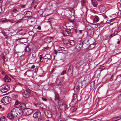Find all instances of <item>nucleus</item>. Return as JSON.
Listing matches in <instances>:
<instances>
[{
    "label": "nucleus",
    "mask_w": 121,
    "mask_h": 121,
    "mask_svg": "<svg viewBox=\"0 0 121 121\" xmlns=\"http://www.w3.org/2000/svg\"><path fill=\"white\" fill-rule=\"evenodd\" d=\"M24 111L25 112V114L27 116H28L31 114L33 112L32 110L30 108H27Z\"/></svg>",
    "instance_id": "obj_8"
},
{
    "label": "nucleus",
    "mask_w": 121,
    "mask_h": 121,
    "mask_svg": "<svg viewBox=\"0 0 121 121\" xmlns=\"http://www.w3.org/2000/svg\"><path fill=\"white\" fill-rule=\"evenodd\" d=\"M93 21L94 23L97 22L99 20V17L97 16H95L93 17Z\"/></svg>",
    "instance_id": "obj_12"
},
{
    "label": "nucleus",
    "mask_w": 121,
    "mask_h": 121,
    "mask_svg": "<svg viewBox=\"0 0 121 121\" xmlns=\"http://www.w3.org/2000/svg\"><path fill=\"white\" fill-rule=\"evenodd\" d=\"M50 6L49 9H56L58 8L57 4L56 2H53L52 4L50 5Z\"/></svg>",
    "instance_id": "obj_9"
},
{
    "label": "nucleus",
    "mask_w": 121,
    "mask_h": 121,
    "mask_svg": "<svg viewBox=\"0 0 121 121\" xmlns=\"http://www.w3.org/2000/svg\"><path fill=\"white\" fill-rule=\"evenodd\" d=\"M4 81L6 82L10 81L11 80L10 78L7 75H6L4 79Z\"/></svg>",
    "instance_id": "obj_15"
},
{
    "label": "nucleus",
    "mask_w": 121,
    "mask_h": 121,
    "mask_svg": "<svg viewBox=\"0 0 121 121\" xmlns=\"http://www.w3.org/2000/svg\"><path fill=\"white\" fill-rule=\"evenodd\" d=\"M103 22H101L98 23V25L99 26H102L103 25Z\"/></svg>",
    "instance_id": "obj_39"
},
{
    "label": "nucleus",
    "mask_w": 121,
    "mask_h": 121,
    "mask_svg": "<svg viewBox=\"0 0 121 121\" xmlns=\"http://www.w3.org/2000/svg\"><path fill=\"white\" fill-rule=\"evenodd\" d=\"M33 117L35 118H39L41 117V113L39 111H37L33 115Z\"/></svg>",
    "instance_id": "obj_5"
},
{
    "label": "nucleus",
    "mask_w": 121,
    "mask_h": 121,
    "mask_svg": "<svg viewBox=\"0 0 121 121\" xmlns=\"http://www.w3.org/2000/svg\"><path fill=\"white\" fill-rule=\"evenodd\" d=\"M54 53H55V54H56L57 52L56 50H54Z\"/></svg>",
    "instance_id": "obj_53"
},
{
    "label": "nucleus",
    "mask_w": 121,
    "mask_h": 121,
    "mask_svg": "<svg viewBox=\"0 0 121 121\" xmlns=\"http://www.w3.org/2000/svg\"><path fill=\"white\" fill-rule=\"evenodd\" d=\"M25 90L22 92V95L23 97L26 98H28L30 96V91L28 88H25Z\"/></svg>",
    "instance_id": "obj_3"
},
{
    "label": "nucleus",
    "mask_w": 121,
    "mask_h": 121,
    "mask_svg": "<svg viewBox=\"0 0 121 121\" xmlns=\"http://www.w3.org/2000/svg\"><path fill=\"white\" fill-rule=\"evenodd\" d=\"M1 32L3 35L7 39L8 38V36L6 34L5 32L4 31L2 30Z\"/></svg>",
    "instance_id": "obj_23"
},
{
    "label": "nucleus",
    "mask_w": 121,
    "mask_h": 121,
    "mask_svg": "<svg viewBox=\"0 0 121 121\" xmlns=\"http://www.w3.org/2000/svg\"><path fill=\"white\" fill-rule=\"evenodd\" d=\"M17 85L18 86H20L22 87V89H23L24 90V89L25 88V87L24 86L23 84L18 82L17 83Z\"/></svg>",
    "instance_id": "obj_21"
},
{
    "label": "nucleus",
    "mask_w": 121,
    "mask_h": 121,
    "mask_svg": "<svg viewBox=\"0 0 121 121\" xmlns=\"http://www.w3.org/2000/svg\"><path fill=\"white\" fill-rule=\"evenodd\" d=\"M67 30L64 31L63 33V35H64L67 36H69V34Z\"/></svg>",
    "instance_id": "obj_27"
},
{
    "label": "nucleus",
    "mask_w": 121,
    "mask_h": 121,
    "mask_svg": "<svg viewBox=\"0 0 121 121\" xmlns=\"http://www.w3.org/2000/svg\"><path fill=\"white\" fill-rule=\"evenodd\" d=\"M20 107L21 108L24 110V111H25L26 109H27L26 108V104H21L20 105Z\"/></svg>",
    "instance_id": "obj_14"
},
{
    "label": "nucleus",
    "mask_w": 121,
    "mask_h": 121,
    "mask_svg": "<svg viewBox=\"0 0 121 121\" xmlns=\"http://www.w3.org/2000/svg\"><path fill=\"white\" fill-rule=\"evenodd\" d=\"M49 39H52V37H49L45 38L44 40V41L46 43L48 42V41H49Z\"/></svg>",
    "instance_id": "obj_29"
},
{
    "label": "nucleus",
    "mask_w": 121,
    "mask_h": 121,
    "mask_svg": "<svg viewBox=\"0 0 121 121\" xmlns=\"http://www.w3.org/2000/svg\"><path fill=\"white\" fill-rule=\"evenodd\" d=\"M39 57L40 58V61L41 62L43 61V60H42V56L41 55H40L39 56Z\"/></svg>",
    "instance_id": "obj_40"
},
{
    "label": "nucleus",
    "mask_w": 121,
    "mask_h": 121,
    "mask_svg": "<svg viewBox=\"0 0 121 121\" xmlns=\"http://www.w3.org/2000/svg\"><path fill=\"white\" fill-rule=\"evenodd\" d=\"M20 102L17 100H16L15 102V105H17L20 103Z\"/></svg>",
    "instance_id": "obj_38"
},
{
    "label": "nucleus",
    "mask_w": 121,
    "mask_h": 121,
    "mask_svg": "<svg viewBox=\"0 0 121 121\" xmlns=\"http://www.w3.org/2000/svg\"><path fill=\"white\" fill-rule=\"evenodd\" d=\"M2 7L1 6L0 7V9H2Z\"/></svg>",
    "instance_id": "obj_61"
},
{
    "label": "nucleus",
    "mask_w": 121,
    "mask_h": 121,
    "mask_svg": "<svg viewBox=\"0 0 121 121\" xmlns=\"http://www.w3.org/2000/svg\"><path fill=\"white\" fill-rule=\"evenodd\" d=\"M42 100L43 101H46L47 100V99L45 98L42 97Z\"/></svg>",
    "instance_id": "obj_46"
},
{
    "label": "nucleus",
    "mask_w": 121,
    "mask_h": 121,
    "mask_svg": "<svg viewBox=\"0 0 121 121\" xmlns=\"http://www.w3.org/2000/svg\"><path fill=\"white\" fill-rule=\"evenodd\" d=\"M70 44L71 45H73L75 44V42L74 40H72L69 41Z\"/></svg>",
    "instance_id": "obj_28"
},
{
    "label": "nucleus",
    "mask_w": 121,
    "mask_h": 121,
    "mask_svg": "<svg viewBox=\"0 0 121 121\" xmlns=\"http://www.w3.org/2000/svg\"><path fill=\"white\" fill-rule=\"evenodd\" d=\"M67 30L68 33L69 34V36L70 35V33L71 32V30Z\"/></svg>",
    "instance_id": "obj_41"
},
{
    "label": "nucleus",
    "mask_w": 121,
    "mask_h": 121,
    "mask_svg": "<svg viewBox=\"0 0 121 121\" xmlns=\"http://www.w3.org/2000/svg\"><path fill=\"white\" fill-rule=\"evenodd\" d=\"M22 19H19V20L18 21H17V22H20L21 21V20Z\"/></svg>",
    "instance_id": "obj_58"
},
{
    "label": "nucleus",
    "mask_w": 121,
    "mask_h": 121,
    "mask_svg": "<svg viewBox=\"0 0 121 121\" xmlns=\"http://www.w3.org/2000/svg\"><path fill=\"white\" fill-rule=\"evenodd\" d=\"M2 107V106L1 105H0V109Z\"/></svg>",
    "instance_id": "obj_64"
},
{
    "label": "nucleus",
    "mask_w": 121,
    "mask_h": 121,
    "mask_svg": "<svg viewBox=\"0 0 121 121\" xmlns=\"http://www.w3.org/2000/svg\"><path fill=\"white\" fill-rule=\"evenodd\" d=\"M52 39H49V41H48V43H50V42L52 41Z\"/></svg>",
    "instance_id": "obj_49"
},
{
    "label": "nucleus",
    "mask_w": 121,
    "mask_h": 121,
    "mask_svg": "<svg viewBox=\"0 0 121 121\" xmlns=\"http://www.w3.org/2000/svg\"><path fill=\"white\" fill-rule=\"evenodd\" d=\"M121 119L120 117H115L113 119L114 121H117Z\"/></svg>",
    "instance_id": "obj_34"
},
{
    "label": "nucleus",
    "mask_w": 121,
    "mask_h": 121,
    "mask_svg": "<svg viewBox=\"0 0 121 121\" xmlns=\"http://www.w3.org/2000/svg\"><path fill=\"white\" fill-rule=\"evenodd\" d=\"M121 95L120 96H119V99H120L121 98Z\"/></svg>",
    "instance_id": "obj_63"
},
{
    "label": "nucleus",
    "mask_w": 121,
    "mask_h": 121,
    "mask_svg": "<svg viewBox=\"0 0 121 121\" xmlns=\"http://www.w3.org/2000/svg\"><path fill=\"white\" fill-rule=\"evenodd\" d=\"M66 70H64L61 73V75H64L66 73Z\"/></svg>",
    "instance_id": "obj_36"
},
{
    "label": "nucleus",
    "mask_w": 121,
    "mask_h": 121,
    "mask_svg": "<svg viewBox=\"0 0 121 121\" xmlns=\"http://www.w3.org/2000/svg\"><path fill=\"white\" fill-rule=\"evenodd\" d=\"M20 11L18 7L16 9H14L13 10V14H14L15 13H17V12Z\"/></svg>",
    "instance_id": "obj_18"
},
{
    "label": "nucleus",
    "mask_w": 121,
    "mask_h": 121,
    "mask_svg": "<svg viewBox=\"0 0 121 121\" xmlns=\"http://www.w3.org/2000/svg\"><path fill=\"white\" fill-rule=\"evenodd\" d=\"M29 13H31L30 12H26V13L25 14V15H26V16H27V15H28V16H30V15H28V14H29Z\"/></svg>",
    "instance_id": "obj_42"
},
{
    "label": "nucleus",
    "mask_w": 121,
    "mask_h": 121,
    "mask_svg": "<svg viewBox=\"0 0 121 121\" xmlns=\"http://www.w3.org/2000/svg\"><path fill=\"white\" fill-rule=\"evenodd\" d=\"M120 1L118 3V5H119V4L120 5H119V6L120 7H121V0H120Z\"/></svg>",
    "instance_id": "obj_43"
},
{
    "label": "nucleus",
    "mask_w": 121,
    "mask_h": 121,
    "mask_svg": "<svg viewBox=\"0 0 121 121\" xmlns=\"http://www.w3.org/2000/svg\"><path fill=\"white\" fill-rule=\"evenodd\" d=\"M92 4L94 7H96L98 4L97 1L95 0H91Z\"/></svg>",
    "instance_id": "obj_16"
},
{
    "label": "nucleus",
    "mask_w": 121,
    "mask_h": 121,
    "mask_svg": "<svg viewBox=\"0 0 121 121\" xmlns=\"http://www.w3.org/2000/svg\"><path fill=\"white\" fill-rule=\"evenodd\" d=\"M9 89V86L8 85H6L1 88L0 90L2 92L5 93Z\"/></svg>",
    "instance_id": "obj_4"
},
{
    "label": "nucleus",
    "mask_w": 121,
    "mask_h": 121,
    "mask_svg": "<svg viewBox=\"0 0 121 121\" xmlns=\"http://www.w3.org/2000/svg\"><path fill=\"white\" fill-rule=\"evenodd\" d=\"M71 109H73L72 110V111H71L72 113H73V114H75V111L77 110V108H74V107H73V108H72Z\"/></svg>",
    "instance_id": "obj_32"
},
{
    "label": "nucleus",
    "mask_w": 121,
    "mask_h": 121,
    "mask_svg": "<svg viewBox=\"0 0 121 121\" xmlns=\"http://www.w3.org/2000/svg\"><path fill=\"white\" fill-rule=\"evenodd\" d=\"M115 23V22H114L113 23H111V22H110V25H112L113 24Z\"/></svg>",
    "instance_id": "obj_55"
},
{
    "label": "nucleus",
    "mask_w": 121,
    "mask_h": 121,
    "mask_svg": "<svg viewBox=\"0 0 121 121\" xmlns=\"http://www.w3.org/2000/svg\"><path fill=\"white\" fill-rule=\"evenodd\" d=\"M19 39L20 40L19 42L20 43H23L27 42V40L25 38H19Z\"/></svg>",
    "instance_id": "obj_13"
},
{
    "label": "nucleus",
    "mask_w": 121,
    "mask_h": 121,
    "mask_svg": "<svg viewBox=\"0 0 121 121\" xmlns=\"http://www.w3.org/2000/svg\"><path fill=\"white\" fill-rule=\"evenodd\" d=\"M118 33V32H115L113 34V36H115V35L116 34H117V33Z\"/></svg>",
    "instance_id": "obj_48"
},
{
    "label": "nucleus",
    "mask_w": 121,
    "mask_h": 121,
    "mask_svg": "<svg viewBox=\"0 0 121 121\" xmlns=\"http://www.w3.org/2000/svg\"><path fill=\"white\" fill-rule=\"evenodd\" d=\"M45 115L47 116L48 117L51 118L52 117V115L51 114V112L49 111L45 110L44 111Z\"/></svg>",
    "instance_id": "obj_11"
},
{
    "label": "nucleus",
    "mask_w": 121,
    "mask_h": 121,
    "mask_svg": "<svg viewBox=\"0 0 121 121\" xmlns=\"http://www.w3.org/2000/svg\"><path fill=\"white\" fill-rule=\"evenodd\" d=\"M103 16H104V18H107V17L106 15H104Z\"/></svg>",
    "instance_id": "obj_54"
},
{
    "label": "nucleus",
    "mask_w": 121,
    "mask_h": 121,
    "mask_svg": "<svg viewBox=\"0 0 121 121\" xmlns=\"http://www.w3.org/2000/svg\"><path fill=\"white\" fill-rule=\"evenodd\" d=\"M50 55L49 54H46L44 57V58L45 59H47L49 58L50 57Z\"/></svg>",
    "instance_id": "obj_30"
},
{
    "label": "nucleus",
    "mask_w": 121,
    "mask_h": 121,
    "mask_svg": "<svg viewBox=\"0 0 121 121\" xmlns=\"http://www.w3.org/2000/svg\"><path fill=\"white\" fill-rule=\"evenodd\" d=\"M84 62V59H82L81 60H79V63L80 65H82L83 64Z\"/></svg>",
    "instance_id": "obj_33"
},
{
    "label": "nucleus",
    "mask_w": 121,
    "mask_h": 121,
    "mask_svg": "<svg viewBox=\"0 0 121 121\" xmlns=\"http://www.w3.org/2000/svg\"><path fill=\"white\" fill-rule=\"evenodd\" d=\"M112 75L110 74H108L106 75V77L108 78V79L110 80L112 78Z\"/></svg>",
    "instance_id": "obj_22"
},
{
    "label": "nucleus",
    "mask_w": 121,
    "mask_h": 121,
    "mask_svg": "<svg viewBox=\"0 0 121 121\" xmlns=\"http://www.w3.org/2000/svg\"><path fill=\"white\" fill-rule=\"evenodd\" d=\"M12 96L13 99H17L18 97V95L16 94H14L12 95Z\"/></svg>",
    "instance_id": "obj_26"
},
{
    "label": "nucleus",
    "mask_w": 121,
    "mask_h": 121,
    "mask_svg": "<svg viewBox=\"0 0 121 121\" xmlns=\"http://www.w3.org/2000/svg\"><path fill=\"white\" fill-rule=\"evenodd\" d=\"M65 48H64L61 47H59L57 49V50L59 51H64Z\"/></svg>",
    "instance_id": "obj_25"
},
{
    "label": "nucleus",
    "mask_w": 121,
    "mask_h": 121,
    "mask_svg": "<svg viewBox=\"0 0 121 121\" xmlns=\"http://www.w3.org/2000/svg\"><path fill=\"white\" fill-rule=\"evenodd\" d=\"M48 47H44V48L43 49V50H44V51H45L46 50V49H48Z\"/></svg>",
    "instance_id": "obj_44"
},
{
    "label": "nucleus",
    "mask_w": 121,
    "mask_h": 121,
    "mask_svg": "<svg viewBox=\"0 0 121 121\" xmlns=\"http://www.w3.org/2000/svg\"><path fill=\"white\" fill-rule=\"evenodd\" d=\"M120 43V41H118L117 42V44H119Z\"/></svg>",
    "instance_id": "obj_59"
},
{
    "label": "nucleus",
    "mask_w": 121,
    "mask_h": 121,
    "mask_svg": "<svg viewBox=\"0 0 121 121\" xmlns=\"http://www.w3.org/2000/svg\"><path fill=\"white\" fill-rule=\"evenodd\" d=\"M68 71L69 73L70 74H71L73 72V70L71 69L70 68V67H69V68L68 70Z\"/></svg>",
    "instance_id": "obj_31"
},
{
    "label": "nucleus",
    "mask_w": 121,
    "mask_h": 121,
    "mask_svg": "<svg viewBox=\"0 0 121 121\" xmlns=\"http://www.w3.org/2000/svg\"><path fill=\"white\" fill-rule=\"evenodd\" d=\"M55 95V97L54 99L55 100H58L59 99V95L56 92H54Z\"/></svg>",
    "instance_id": "obj_17"
},
{
    "label": "nucleus",
    "mask_w": 121,
    "mask_h": 121,
    "mask_svg": "<svg viewBox=\"0 0 121 121\" xmlns=\"http://www.w3.org/2000/svg\"><path fill=\"white\" fill-rule=\"evenodd\" d=\"M37 105L39 108L41 109H43L46 108L45 105L40 103H38Z\"/></svg>",
    "instance_id": "obj_10"
},
{
    "label": "nucleus",
    "mask_w": 121,
    "mask_h": 121,
    "mask_svg": "<svg viewBox=\"0 0 121 121\" xmlns=\"http://www.w3.org/2000/svg\"><path fill=\"white\" fill-rule=\"evenodd\" d=\"M14 116L13 115H12V113H11L8 114L7 117L9 119H12L14 118Z\"/></svg>",
    "instance_id": "obj_19"
},
{
    "label": "nucleus",
    "mask_w": 121,
    "mask_h": 121,
    "mask_svg": "<svg viewBox=\"0 0 121 121\" xmlns=\"http://www.w3.org/2000/svg\"><path fill=\"white\" fill-rule=\"evenodd\" d=\"M79 32H80L81 34L82 35V32L81 30H79Z\"/></svg>",
    "instance_id": "obj_56"
},
{
    "label": "nucleus",
    "mask_w": 121,
    "mask_h": 121,
    "mask_svg": "<svg viewBox=\"0 0 121 121\" xmlns=\"http://www.w3.org/2000/svg\"><path fill=\"white\" fill-rule=\"evenodd\" d=\"M35 65H33L31 67V68L32 69H34L35 67Z\"/></svg>",
    "instance_id": "obj_47"
},
{
    "label": "nucleus",
    "mask_w": 121,
    "mask_h": 121,
    "mask_svg": "<svg viewBox=\"0 0 121 121\" xmlns=\"http://www.w3.org/2000/svg\"><path fill=\"white\" fill-rule=\"evenodd\" d=\"M113 35L112 34H111L110 35V36L111 37H113Z\"/></svg>",
    "instance_id": "obj_60"
},
{
    "label": "nucleus",
    "mask_w": 121,
    "mask_h": 121,
    "mask_svg": "<svg viewBox=\"0 0 121 121\" xmlns=\"http://www.w3.org/2000/svg\"><path fill=\"white\" fill-rule=\"evenodd\" d=\"M11 100V98L9 96H5L2 99L1 101L2 103L4 104H8L10 103Z\"/></svg>",
    "instance_id": "obj_1"
},
{
    "label": "nucleus",
    "mask_w": 121,
    "mask_h": 121,
    "mask_svg": "<svg viewBox=\"0 0 121 121\" xmlns=\"http://www.w3.org/2000/svg\"><path fill=\"white\" fill-rule=\"evenodd\" d=\"M32 18H33V21L31 20V22H33V21H34L35 20V17H32Z\"/></svg>",
    "instance_id": "obj_50"
},
{
    "label": "nucleus",
    "mask_w": 121,
    "mask_h": 121,
    "mask_svg": "<svg viewBox=\"0 0 121 121\" xmlns=\"http://www.w3.org/2000/svg\"><path fill=\"white\" fill-rule=\"evenodd\" d=\"M63 43L64 44H67L69 43V41L68 40H65L63 41Z\"/></svg>",
    "instance_id": "obj_35"
},
{
    "label": "nucleus",
    "mask_w": 121,
    "mask_h": 121,
    "mask_svg": "<svg viewBox=\"0 0 121 121\" xmlns=\"http://www.w3.org/2000/svg\"><path fill=\"white\" fill-rule=\"evenodd\" d=\"M63 81H63L62 80L61 82V81H60V83L61 84L63 83H64V82H63Z\"/></svg>",
    "instance_id": "obj_57"
},
{
    "label": "nucleus",
    "mask_w": 121,
    "mask_h": 121,
    "mask_svg": "<svg viewBox=\"0 0 121 121\" xmlns=\"http://www.w3.org/2000/svg\"><path fill=\"white\" fill-rule=\"evenodd\" d=\"M0 121H7L6 118L4 116L1 117L0 119Z\"/></svg>",
    "instance_id": "obj_24"
},
{
    "label": "nucleus",
    "mask_w": 121,
    "mask_h": 121,
    "mask_svg": "<svg viewBox=\"0 0 121 121\" xmlns=\"http://www.w3.org/2000/svg\"><path fill=\"white\" fill-rule=\"evenodd\" d=\"M25 6V5L21 4L19 5V6H18V8L19 9H20L21 7L24 8V7Z\"/></svg>",
    "instance_id": "obj_37"
},
{
    "label": "nucleus",
    "mask_w": 121,
    "mask_h": 121,
    "mask_svg": "<svg viewBox=\"0 0 121 121\" xmlns=\"http://www.w3.org/2000/svg\"><path fill=\"white\" fill-rule=\"evenodd\" d=\"M97 1H102L103 0H97Z\"/></svg>",
    "instance_id": "obj_62"
},
{
    "label": "nucleus",
    "mask_w": 121,
    "mask_h": 121,
    "mask_svg": "<svg viewBox=\"0 0 121 121\" xmlns=\"http://www.w3.org/2000/svg\"><path fill=\"white\" fill-rule=\"evenodd\" d=\"M18 109L17 108H13L11 110V113L15 116H17V113L18 111Z\"/></svg>",
    "instance_id": "obj_6"
},
{
    "label": "nucleus",
    "mask_w": 121,
    "mask_h": 121,
    "mask_svg": "<svg viewBox=\"0 0 121 121\" xmlns=\"http://www.w3.org/2000/svg\"><path fill=\"white\" fill-rule=\"evenodd\" d=\"M30 50V49L27 45L25 47L24 49V51L25 52H29Z\"/></svg>",
    "instance_id": "obj_20"
},
{
    "label": "nucleus",
    "mask_w": 121,
    "mask_h": 121,
    "mask_svg": "<svg viewBox=\"0 0 121 121\" xmlns=\"http://www.w3.org/2000/svg\"><path fill=\"white\" fill-rule=\"evenodd\" d=\"M37 28L38 30H40L41 29V27L40 26H38Z\"/></svg>",
    "instance_id": "obj_51"
},
{
    "label": "nucleus",
    "mask_w": 121,
    "mask_h": 121,
    "mask_svg": "<svg viewBox=\"0 0 121 121\" xmlns=\"http://www.w3.org/2000/svg\"><path fill=\"white\" fill-rule=\"evenodd\" d=\"M64 119L62 118H60L58 119V121H63Z\"/></svg>",
    "instance_id": "obj_45"
},
{
    "label": "nucleus",
    "mask_w": 121,
    "mask_h": 121,
    "mask_svg": "<svg viewBox=\"0 0 121 121\" xmlns=\"http://www.w3.org/2000/svg\"><path fill=\"white\" fill-rule=\"evenodd\" d=\"M9 21L12 23H13L14 22V21L13 20H10Z\"/></svg>",
    "instance_id": "obj_52"
},
{
    "label": "nucleus",
    "mask_w": 121,
    "mask_h": 121,
    "mask_svg": "<svg viewBox=\"0 0 121 121\" xmlns=\"http://www.w3.org/2000/svg\"><path fill=\"white\" fill-rule=\"evenodd\" d=\"M82 41H81V43L77 44L76 47V48L78 50H81V48H82L83 44V43L82 42Z\"/></svg>",
    "instance_id": "obj_7"
},
{
    "label": "nucleus",
    "mask_w": 121,
    "mask_h": 121,
    "mask_svg": "<svg viewBox=\"0 0 121 121\" xmlns=\"http://www.w3.org/2000/svg\"><path fill=\"white\" fill-rule=\"evenodd\" d=\"M65 25L66 27H68L69 29H73L76 26L74 23L72 22H67L65 24Z\"/></svg>",
    "instance_id": "obj_2"
}]
</instances>
